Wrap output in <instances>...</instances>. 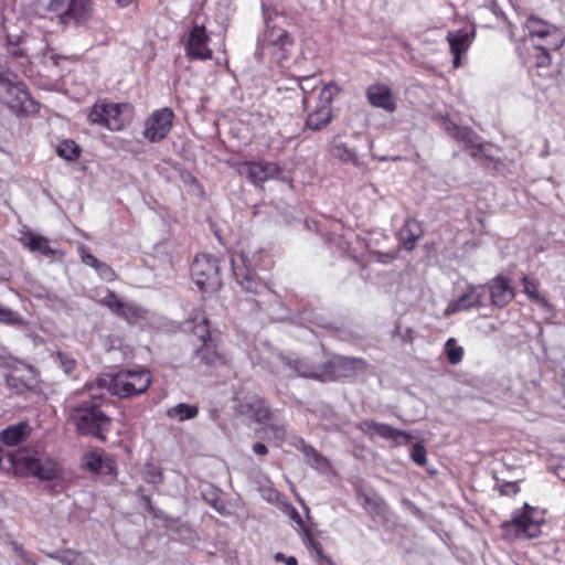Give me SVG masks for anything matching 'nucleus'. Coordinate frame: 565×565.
Listing matches in <instances>:
<instances>
[{
    "instance_id": "39",
    "label": "nucleus",
    "mask_w": 565,
    "mask_h": 565,
    "mask_svg": "<svg viewBox=\"0 0 565 565\" xmlns=\"http://www.w3.org/2000/svg\"><path fill=\"white\" fill-rule=\"evenodd\" d=\"M445 351L447 353V360L450 364L456 365L461 362L463 356V349L456 345V340L449 338L445 343Z\"/></svg>"
},
{
    "instance_id": "57",
    "label": "nucleus",
    "mask_w": 565,
    "mask_h": 565,
    "mask_svg": "<svg viewBox=\"0 0 565 565\" xmlns=\"http://www.w3.org/2000/svg\"><path fill=\"white\" fill-rule=\"evenodd\" d=\"M82 262L85 265L93 267L94 269L100 264L99 259H97L94 255H92L85 250H83V253H82Z\"/></svg>"
},
{
    "instance_id": "46",
    "label": "nucleus",
    "mask_w": 565,
    "mask_h": 565,
    "mask_svg": "<svg viewBox=\"0 0 565 565\" xmlns=\"http://www.w3.org/2000/svg\"><path fill=\"white\" fill-rule=\"evenodd\" d=\"M0 321L11 326H22L24 323L23 318L18 312L8 308L1 309Z\"/></svg>"
},
{
    "instance_id": "10",
    "label": "nucleus",
    "mask_w": 565,
    "mask_h": 565,
    "mask_svg": "<svg viewBox=\"0 0 565 565\" xmlns=\"http://www.w3.org/2000/svg\"><path fill=\"white\" fill-rule=\"evenodd\" d=\"M237 172L253 184L259 185L267 180L278 178L281 173V168L275 162L265 160L244 161L237 164Z\"/></svg>"
},
{
    "instance_id": "33",
    "label": "nucleus",
    "mask_w": 565,
    "mask_h": 565,
    "mask_svg": "<svg viewBox=\"0 0 565 565\" xmlns=\"http://www.w3.org/2000/svg\"><path fill=\"white\" fill-rule=\"evenodd\" d=\"M375 434L381 436L384 439H391V440H395V441H397L398 438L402 437L404 439L405 444L409 443L411 439L413 438L409 433H407L405 430H399V429L393 428L392 426L384 424V423L377 424Z\"/></svg>"
},
{
    "instance_id": "30",
    "label": "nucleus",
    "mask_w": 565,
    "mask_h": 565,
    "mask_svg": "<svg viewBox=\"0 0 565 565\" xmlns=\"http://www.w3.org/2000/svg\"><path fill=\"white\" fill-rule=\"evenodd\" d=\"M403 245L406 250H413L416 242L422 236L418 224L413 220H407L403 230Z\"/></svg>"
},
{
    "instance_id": "55",
    "label": "nucleus",
    "mask_w": 565,
    "mask_h": 565,
    "mask_svg": "<svg viewBox=\"0 0 565 565\" xmlns=\"http://www.w3.org/2000/svg\"><path fill=\"white\" fill-rule=\"evenodd\" d=\"M500 493L502 495H514L520 491L518 482H505L500 486Z\"/></svg>"
},
{
    "instance_id": "64",
    "label": "nucleus",
    "mask_w": 565,
    "mask_h": 565,
    "mask_svg": "<svg viewBox=\"0 0 565 565\" xmlns=\"http://www.w3.org/2000/svg\"><path fill=\"white\" fill-rule=\"evenodd\" d=\"M13 551L17 553L18 557L22 556V554H25L26 552L23 550L22 545H20L17 542L12 543Z\"/></svg>"
},
{
    "instance_id": "17",
    "label": "nucleus",
    "mask_w": 565,
    "mask_h": 565,
    "mask_svg": "<svg viewBox=\"0 0 565 565\" xmlns=\"http://www.w3.org/2000/svg\"><path fill=\"white\" fill-rule=\"evenodd\" d=\"M490 294L491 305L498 308L508 306L514 298V290L509 284V279L498 275L487 282Z\"/></svg>"
},
{
    "instance_id": "11",
    "label": "nucleus",
    "mask_w": 565,
    "mask_h": 565,
    "mask_svg": "<svg viewBox=\"0 0 565 565\" xmlns=\"http://www.w3.org/2000/svg\"><path fill=\"white\" fill-rule=\"evenodd\" d=\"M535 509L527 503H524L522 512L514 514L510 521L502 523V530L508 537L511 531L514 530L513 535H524L525 537H536L540 533V524L532 519V512Z\"/></svg>"
},
{
    "instance_id": "43",
    "label": "nucleus",
    "mask_w": 565,
    "mask_h": 565,
    "mask_svg": "<svg viewBox=\"0 0 565 565\" xmlns=\"http://www.w3.org/2000/svg\"><path fill=\"white\" fill-rule=\"evenodd\" d=\"M319 84V79L312 75V76H303L299 78V87L303 94L302 98V105L306 108L308 104V95L316 89V87Z\"/></svg>"
},
{
    "instance_id": "48",
    "label": "nucleus",
    "mask_w": 565,
    "mask_h": 565,
    "mask_svg": "<svg viewBox=\"0 0 565 565\" xmlns=\"http://www.w3.org/2000/svg\"><path fill=\"white\" fill-rule=\"evenodd\" d=\"M51 558L58 559L63 565H74L76 553L71 550L47 554Z\"/></svg>"
},
{
    "instance_id": "8",
    "label": "nucleus",
    "mask_w": 565,
    "mask_h": 565,
    "mask_svg": "<svg viewBox=\"0 0 565 565\" xmlns=\"http://www.w3.org/2000/svg\"><path fill=\"white\" fill-rule=\"evenodd\" d=\"M270 372L276 376L292 377L297 375L321 382L322 364H312L306 359H291L279 354L276 363L271 365Z\"/></svg>"
},
{
    "instance_id": "52",
    "label": "nucleus",
    "mask_w": 565,
    "mask_h": 565,
    "mask_svg": "<svg viewBox=\"0 0 565 565\" xmlns=\"http://www.w3.org/2000/svg\"><path fill=\"white\" fill-rule=\"evenodd\" d=\"M99 277L106 281H113L116 278L114 269L106 263L100 264L95 268Z\"/></svg>"
},
{
    "instance_id": "53",
    "label": "nucleus",
    "mask_w": 565,
    "mask_h": 565,
    "mask_svg": "<svg viewBox=\"0 0 565 565\" xmlns=\"http://www.w3.org/2000/svg\"><path fill=\"white\" fill-rule=\"evenodd\" d=\"M203 498L217 512H220V513L224 512L225 505L216 493L212 492L210 495L203 494Z\"/></svg>"
},
{
    "instance_id": "45",
    "label": "nucleus",
    "mask_w": 565,
    "mask_h": 565,
    "mask_svg": "<svg viewBox=\"0 0 565 565\" xmlns=\"http://www.w3.org/2000/svg\"><path fill=\"white\" fill-rule=\"evenodd\" d=\"M86 467L93 471V472H102L104 468L106 467L108 470L113 469L111 461H104V459L100 456H96L92 454L87 460H86Z\"/></svg>"
},
{
    "instance_id": "41",
    "label": "nucleus",
    "mask_w": 565,
    "mask_h": 565,
    "mask_svg": "<svg viewBox=\"0 0 565 565\" xmlns=\"http://www.w3.org/2000/svg\"><path fill=\"white\" fill-rule=\"evenodd\" d=\"M55 356L56 362L58 363V366L63 370V372L66 375L72 376L76 370V361L68 353L61 351L56 352Z\"/></svg>"
},
{
    "instance_id": "28",
    "label": "nucleus",
    "mask_w": 565,
    "mask_h": 565,
    "mask_svg": "<svg viewBox=\"0 0 565 565\" xmlns=\"http://www.w3.org/2000/svg\"><path fill=\"white\" fill-rule=\"evenodd\" d=\"M21 242L31 252H39L46 257H51L55 254V249L51 248L49 245V239L33 232H26L21 238Z\"/></svg>"
},
{
    "instance_id": "3",
    "label": "nucleus",
    "mask_w": 565,
    "mask_h": 565,
    "mask_svg": "<svg viewBox=\"0 0 565 565\" xmlns=\"http://www.w3.org/2000/svg\"><path fill=\"white\" fill-rule=\"evenodd\" d=\"M68 420L75 426L79 435L93 437L100 441H106L111 427V418L102 411L96 396L71 406Z\"/></svg>"
},
{
    "instance_id": "22",
    "label": "nucleus",
    "mask_w": 565,
    "mask_h": 565,
    "mask_svg": "<svg viewBox=\"0 0 565 565\" xmlns=\"http://www.w3.org/2000/svg\"><path fill=\"white\" fill-rule=\"evenodd\" d=\"M447 40L450 51L454 54V66L458 67L460 65V55L465 53L471 44V34L460 29L455 32H448Z\"/></svg>"
},
{
    "instance_id": "5",
    "label": "nucleus",
    "mask_w": 565,
    "mask_h": 565,
    "mask_svg": "<svg viewBox=\"0 0 565 565\" xmlns=\"http://www.w3.org/2000/svg\"><path fill=\"white\" fill-rule=\"evenodd\" d=\"M151 383V376L147 370H121L114 375H105L97 379L98 387H106L111 395L128 398L146 392Z\"/></svg>"
},
{
    "instance_id": "63",
    "label": "nucleus",
    "mask_w": 565,
    "mask_h": 565,
    "mask_svg": "<svg viewBox=\"0 0 565 565\" xmlns=\"http://www.w3.org/2000/svg\"><path fill=\"white\" fill-rule=\"evenodd\" d=\"M10 54L13 56V57H25L26 53L23 49L19 47V46H13L11 50H10Z\"/></svg>"
},
{
    "instance_id": "49",
    "label": "nucleus",
    "mask_w": 565,
    "mask_h": 565,
    "mask_svg": "<svg viewBox=\"0 0 565 565\" xmlns=\"http://www.w3.org/2000/svg\"><path fill=\"white\" fill-rule=\"evenodd\" d=\"M393 337L401 338L404 343H413L415 339V331L412 328L402 329L399 324H396Z\"/></svg>"
},
{
    "instance_id": "1",
    "label": "nucleus",
    "mask_w": 565,
    "mask_h": 565,
    "mask_svg": "<svg viewBox=\"0 0 565 565\" xmlns=\"http://www.w3.org/2000/svg\"><path fill=\"white\" fill-rule=\"evenodd\" d=\"M262 12L265 31L258 40L255 57L260 62L269 56L273 62L282 66L294 51L295 40L288 31L274 23V17H278V12L270 8L268 0H262Z\"/></svg>"
},
{
    "instance_id": "15",
    "label": "nucleus",
    "mask_w": 565,
    "mask_h": 565,
    "mask_svg": "<svg viewBox=\"0 0 565 565\" xmlns=\"http://www.w3.org/2000/svg\"><path fill=\"white\" fill-rule=\"evenodd\" d=\"M209 36L203 25H194L185 44L186 56L191 60H210L212 50L207 46Z\"/></svg>"
},
{
    "instance_id": "25",
    "label": "nucleus",
    "mask_w": 565,
    "mask_h": 565,
    "mask_svg": "<svg viewBox=\"0 0 565 565\" xmlns=\"http://www.w3.org/2000/svg\"><path fill=\"white\" fill-rule=\"evenodd\" d=\"M128 109L127 104H107L105 127L111 131L121 130L128 121L124 115L125 110Z\"/></svg>"
},
{
    "instance_id": "54",
    "label": "nucleus",
    "mask_w": 565,
    "mask_h": 565,
    "mask_svg": "<svg viewBox=\"0 0 565 565\" xmlns=\"http://www.w3.org/2000/svg\"><path fill=\"white\" fill-rule=\"evenodd\" d=\"M471 292L477 296L476 300V307L483 305V298L486 297V294L489 291L488 286L486 285H479V286H469Z\"/></svg>"
},
{
    "instance_id": "60",
    "label": "nucleus",
    "mask_w": 565,
    "mask_h": 565,
    "mask_svg": "<svg viewBox=\"0 0 565 565\" xmlns=\"http://www.w3.org/2000/svg\"><path fill=\"white\" fill-rule=\"evenodd\" d=\"M253 451L258 456H265L268 454V448L263 443H255L253 445Z\"/></svg>"
},
{
    "instance_id": "31",
    "label": "nucleus",
    "mask_w": 565,
    "mask_h": 565,
    "mask_svg": "<svg viewBox=\"0 0 565 565\" xmlns=\"http://www.w3.org/2000/svg\"><path fill=\"white\" fill-rule=\"evenodd\" d=\"M297 448L303 454L306 461L313 468H323L327 460L310 445H308L302 438L299 439Z\"/></svg>"
},
{
    "instance_id": "23",
    "label": "nucleus",
    "mask_w": 565,
    "mask_h": 565,
    "mask_svg": "<svg viewBox=\"0 0 565 565\" xmlns=\"http://www.w3.org/2000/svg\"><path fill=\"white\" fill-rule=\"evenodd\" d=\"M551 38H554V40L550 41L548 40L550 38H545L547 40L546 43L537 44L535 46L536 50L542 52V55L537 56V61H536V65L539 67H544V66L551 64V62L553 60L551 52L558 53L561 55V53L558 51L565 42V36L562 33H559L557 30H554L552 32Z\"/></svg>"
},
{
    "instance_id": "21",
    "label": "nucleus",
    "mask_w": 565,
    "mask_h": 565,
    "mask_svg": "<svg viewBox=\"0 0 565 565\" xmlns=\"http://www.w3.org/2000/svg\"><path fill=\"white\" fill-rule=\"evenodd\" d=\"M333 118L334 115L332 108H328V106H317V108L312 113L308 114L305 121L303 131H321L332 122Z\"/></svg>"
},
{
    "instance_id": "51",
    "label": "nucleus",
    "mask_w": 565,
    "mask_h": 565,
    "mask_svg": "<svg viewBox=\"0 0 565 565\" xmlns=\"http://www.w3.org/2000/svg\"><path fill=\"white\" fill-rule=\"evenodd\" d=\"M23 7H25L30 12L41 17L43 15V9L45 4V0H21Z\"/></svg>"
},
{
    "instance_id": "40",
    "label": "nucleus",
    "mask_w": 565,
    "mask_h": 565,
    "mask_svg": "<svg viewBox=\"0 0 565 565\" xmlns=\"http://www.w3.org/2000/svg\"><path fill=\"white\" fill-rule=\"evenodd\" d=\"M524 292L535 302L547 306V302L543 296L537 290V284L531 280L529 277L524 276L522 279Z\"/></svg>"
},
{
    "instance_id": "47",
    "label": "nucleus",
    "mask_w": 565,
    "mask_h": 565,
    "mask_svg": "<svg viewBox=\"0 0 565 565\" xmlns=\"http://www.w3.org/2000/svg\"><path fill=\"white\" fill-rule=\"evenodd\" d=\"M426 448L420 444L416 443L411 450L412 460L418 466H425L427 462Z\"/></svg>"
},
{
    "instance_id": "6",
    "label": "nucleus",
    "mask_w": 565,
    "mask_h": 565,
    "mask_svg": "<svg viewBox=\"0 0 565 565\" xmlns=\"http://www.w3.org/2000/svg\"><path fill=\"white\" fill-rule=\"evenodd\" d=\"M231 265L235 280L243 290L254 296L270 294L267 285L257 276L255 263L247 254L241 252L233 255Z\"/></svg>"
},
{
    "instance_id": "35",
    "label": "nucleus",
    "mask_w": 565,
    "mask_h": 565,
    "mask_svg": "<svg viewBox=\"0 0 565 565\" xmlns=\"http://www.w3.org/2000/svg\"><path fill=\"white\" fill-rule=\"evenodd\" d=\"M198 413L199 408L195 405L180 403L168 409L167 415L171 418L178 417L179 420H185L194 418Z\"/></svg>"
},
{
    "instance_id": "29",
    "label": "nucleus",
    "mask_w": 565,
    "mask_h": 565,
    "mask_svg": "<svg viewBox=\"0 0 565 565\" xmlns=\"http://www.w3.org/2000/svg\"><path fill=\"white\" fill-rule=\"evenodd\" d=\"M256 434L259 437L266 436L269 439L282 443L286 439L287 429L286 425L281 420H278L273 416V418L266 422L264 426L256 431Z\"/></svg>"
},
{
    "instance_id": "38",
    "label": "nucleus",
    "mask_w": 565,
    "mask_h": 565,
    "mask_svg": "<svg viewBox=\"0 0 565 565\" xmlns=\"http://www.w3.org/2000/svg\"><path fill=\"white\" fill-rule=\"evenodd\" d=\"M305 539L303 542L307 546L311 547L319 559L321 561V565H335L333 561L323 554V548L321 543L315 541L309 530H303Z\"/></svg>"
},
{
    "instance_id": "24",
    "label": "nucleus",
    "mask_w": 565,
    "mask_h": 565,
    "mask_svg": "<svg viewBox=\"0 0 565 565\" xmlns=\"http://www.w3.org/2000/svg\"><path fill=\"white\" fill-rule=\"evenodd\" d=\"M31 434V427L26 422L8 426L0 431V440L10 447L18 446L23 443Z\"/></svg>"
},
{
    "instance_id": "26",
    "label": "nucleus",
    "mask_w": 565,
    "mask_h": 565,
    "mask_svg": "<svg viewBox=\"0 0 565 565\" xmlns=\"http://www.w3.org/2000/svg\"><path fill=\"white\" fill-rule=\"evenodd\" d=\"M242 408H246V411L243 412L252 417L256 423L263 425L270 420L274 415L265 399L257 398L253 402L242 405Z\"/></svg>"
},
{
    "instance_id": "42",
    "label": "nucleus",
    "mask_w": 565,
    "mask_h": 565,
    "mask_svg": "<svg viewBox=\"0 0 565 565\" xmlns=\"http://www.w3.org/2000/svg\"><path fill=\"white\" fill-rule=\"evenodd\" d=\"M340 88L335 84H328L326 85L319 95V105L320 107H327L332 108V102L334 98V95L339 93Z\"/></svg>"
},
{
    "instance_id": "56",
    "label": "nucleus",
    "mask_w": 565,
    "mask_h": 565,
    "mask_svg": "<svg viewBox=\"0 0 565 565\" xmlns=\"http://www.w3.org/2000/svg\"><path fill=\"white\" fill-rule=\"evenodd\" d=\"M377 424L379 423H376L374 420L366 419V420L359 423L356 425V428L364 434H375Z\"/></svg>"
},
{
    "instance_id": "19",
    "label": "nucleus",
    "mask_w": 565,
    "mask_h": 565,
    "mask_svg": "<svg viewBox=\"0 0 565 565\" xmlns=\"http://www.w3.org/2000/svg\"><path fill=\"white\" fill-rule=\"evenodd\" d=\"M92 14L93 2L90 0H70L67 10L63 15V24H85L92 18Z\"/></svg>"
},
{
    "instance_id": "44",
    "label": "nucleus",
    "mask_w": 565,
    "mask_h": 565,
    "mask_svg": "<svg viewBox=\"0 0 565 565\" xmlns=\"http://www.w3.org/2000/svg\"><path fill=\"white\" fill-rule=\"evenodd\" d=\"M107 104H95L89 113L88 120L92 124L100 125L105 127V115H106Z\"/></svg>"
},
{
    "instance_id": "32",
    "label": "nucleus",
    "mask_w": 565,
    "mask_h": 565,
    "mask_svg": "<svg viewBox=\"0 0 565 565\" xmlns=\"http://www.w3.org/2000/svg\"><path fill=\"white\" fill-rule=\"evenodd\" d=\"M477 296H475L470 288H467V291L461 295L456 301L449 303L447 307L445 315H450L458 311L468 310L470 308L476 307Z\"/></svg>"
},
{
    "instance_id": "58",
    "label": "nucleus",
    "mask_w": 565,
    "mask_h": 565,
    "mask_svg": "<svg viewBox=\"0 0 565 565\" xmlns=\"http://www.w3.org/2000/svg\"><path fill=\"white\" fill-rule=\"evenodd\" d=\"M364 505H372L374 509H376L379 512L382 511V508L385 507V503L382 499H371L369 495L363 497Z\"/></svg>"
},
{
    "instance_id": "4",
    "label": "nucleus",
    "mask_w": 565,
    "mask_h": 565,
    "mask_svg": "<svg viewBox=\"0 0 565 565\" xmlns=\"http://www.w3.org/2000/svg\"><path fill=\"white\" fill-rule=\"evenodd\" d=\"M8 456L14 475L34 477L44 481H52L61 475L58 463L49 457L30 454L25 450L9 454Z\"/></svg>"
},
{
    "instance_id": "36",
    "label": "nucleus",
    "mask_w": 565,
    "mask_h": 565,
    "mask_svg": "<svg viewBox=\"0 0 565 565\" xmlns=\"http://www.w3.org/2000/svg\"><path fill=\"white\" fill-rule=\"evenodd\" d=\"M68 3L70 0H45L42 17H46L52 13L57 18L58 23L63 24V15L67 10Z\"/></svg>"
},
{
    "instance_id": "37",
    "label": "nucleus",
    "mask_w": 565,
    "mask_h": 565,
    "mask_svg": "<svg viewBox=\"0 0 565 565\" xmlns=\"http://www.w3.org/2000/svg\"><path fill=\"white\" fill-rule=\"evenodd\" d=\"M526 28L529 30L530 35L539 36V38H551L552 31L550 26L542 20L530 17L526 21Z\"/></svg>"
},
{
    "instance_id": "12",
    "label": "nucleus",
    "mask_w": 565,
    "mask_h": 565,
    "mask_svg": "<svg viewBox=\"0 0 565 565\" xmlns=\"http://www.w3.org/2000/svg\"><path fill=\"white\" fill-rule=\"evenodd\" d=\"M173 111L170 108H162L154 111L146 122L143 136L150 142H158L164 139L172 127Z\"/></svg>"
},
{
    "instance_id": "9",
    "label": "nucleus",
    "mask_w": 565,
    "mask_h": 565,
    "mask_svg": "<svg viewBox=\"0 0 565 565\" xmlns=\"http://www.w3.org/2000/svg\"><path fill=\"white\" fill-rule=\"evenodd\" d=\"M0 99L14 113H28L34 102L23 82H12L0 75Z\"/></svg>"
},
{
    "instance_id": "18",
    "label": "nucleus",
    "mask_w": 565,
    "mask_h": 565,
    "mask_svg": "<svg viewBox=\"0 0 565 565\" xmlns=\"http://www.w3.org/2000/svg\"><path fill=\"white\" fill-rule=\"evenodd\" d=\"M26 371L28 374L23 376L6 375V385L17 394L36 393L39 391L38 372L30 364L26 365Z\"/></svg>"
},
{
    "instance_id": "50",
    "label": "nucleus",
    "mask_w": 565,
    "mask_h": 565,
    "mask_svg": "<svg viewBox=\"0 0 565 565\" xmlns=\"http://www.w3.org/2000/svg\"><path fill=\"white\" fill-rule=\"evenodd\" d=\"M146 481L154 484L162 483L163 473L157 467L149 465L146 471Z\"/></svg>"
},
{
    "instance_id": "27",
    "label": "nucleus",
    "mask_w": 565,
    "mask_h": 565,
    "mask_svg": "<svg viewBox=\"0 0 565 565\" xmlns=\"http://www.w3.org/2000/svg\"><path fill=\"white\" fill-rule=\"evenodd\" d=\"M330 153L332 157L341 160L344 163H352L359 166V158L356 151L350 148L345 142L341 140L339 136H335L331 143Z\"/></svg>"
},
{
    "instance_id": "62",
    "label": "nucleus",
    "mask_w": 565,
    "mask_h": 565,
    "mask_svg": "<svg viewBox=\"0 0 565 565\" xmlns=\"http://www.w3.org/2000/svg\"><path fill=\"white\" fill-rule=\"evenodd\" d=\"M19 563L17 565H34L35 562L32 559L29 553L22 554V556L19 557Z\"/></svg>"
},
{
    "instance_id": "59",
    "label": "nucleus",
    "mask_w": 565,
    "mask_h": 565,
    "mask_svg": "<svg viewBox=\"0 0 565 565\" xmlns=\"http://www.w3.org/2000/svg\"><path fill=\"white\" fill-rule=\"evenodd\" d=\"M373 253L377 256V259L383 264H387L395 258L394 253H383V252H373Z\"/></svg>"
},
{
    "instance_id": "14",
    "label": "nucleus",
    "mask_w": 565,
    "mask_h": 565,
    "mask_svg": "<svg viewBox=\"0 0 565 565\" xmlns=\"http://www.w3.org/2000/svg\"><path fill=\"white\" fill-rule=\"evenodd\" d=\"M100 302L117 317L125 319L129 323L136 322L145 315L141 307L132 302L122 301L113 290H108L107 295L100 300Z\"/></svg>"
},
{
    "instance_id": "2",
    "label": "nucleus",
    "mask_w": 565,
    "mask_h": 565,
    "mask_svg": "<svg viewBox=\"0 0 565 565\" xmlns=\"http://www.w3.org/2000/svg\"><path fill=\"white\" fill-rule=\"evenodd\" d=\"M183 330L200 341L191 359L193 366H217L224 363V358L218 351V337L210 330V322L203 310H192L183 322Z\"/></svg>"
},
{
    "instance_id": "7",
    "label": "nucleus",
    "mask_w": 565,
    "mask_h": 565,
    "mask_svg": "<svg viewBox=\"0 0 565 565\" xmlns=\"http://www.w3.org/2000/svg\"><path fill=\"white\" fill-rule=\"evenodd\" d=\"M191 276L202 291L215 290L221 286L217 258L212 255H196L191 264Z\"/></svg>"
},
{
    "instance_id": "34",
    "label": "nucleus",
    "mask_w": 565,
    "mask_h": 565,
    "mask_svg": "<svg viewBox=\"0 0 565 565\" xmlns=\"http://www.w3.org/2000/svg\"><path fill=\"white\" fill-rule=\"evenodd\" d=\"M57 154L67 160L74 161L79 157L81 148L74 140H63L56 147Z\"/></svg>"
},
{
    "instance_id": "20",
    "label": "nucleus",
    "mask_w": 565,
    "mask_h": 565,
    "mask_svg": "<svg viewBox=\"0 0 565 565\" xmlns=\"http://www.w3.org/2000/svg\"><path fill=\"white\" fill-rule=\"evenodd\" d=\"M366 98L369 103L376 108H382L388 113H393L396 109L392 90L387 85L373 84L369 86L366 89Z\"/></svg>"
},
{
    "instance_id": "13",
    "label": "nucleus",
    "mask_w": 565,
    "mask_h": 565,
    "mask_svg": "<svg viewBox=\"0 0 565 565\" xmlns=\"http://www.w3.org/2000/svg\"><path fill=\"white\" fill-rule=\"evenodd\" d=\"M362 363L361 359L334 356L332 360L322 363L321 382H332L351 376L356 365Z\"/></svg>"
},
{
    "instance_id": "16",
    "label": "nucleus",
    "mask_w": 565,
    "mask_h": 565,
    "mask_svg": "<svg viewBox=\"0 0 565 565\" xmlns=\"http://www.w3.org/2000/svg\"><path fill=\"white\" fill-rule=\"evenodd\" d=\"M445 131L456 140L463 142L466 148L470 150L471 157L478 158L483 152L484 146L479 141L478 135L471 128L447 121Z\"/></svg>"
},
{
    "instance_id": "61",
    "label": "nucleus",
    "mask_w": 565,
    "mask_h": 565,
    "mask_svg": "<svg viewBox=\"0 0 565 565\" xmlns=\"http://www.w3.org/2000/svg\"><path fill=\"white\" fill-rule=\"evenodd\" d=\"M290 518H291V519H292L297 524H299V525L302 527V530H307V529L305 527V524H303V521H302V519H301L300 514L298 513V511H297L295 508H291Z\"/></svg>"
}]
</instances>
